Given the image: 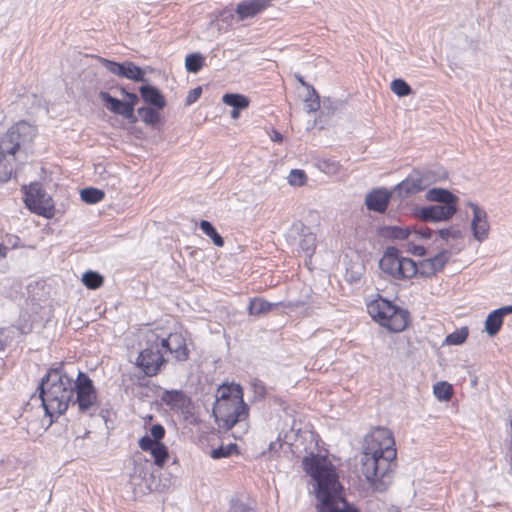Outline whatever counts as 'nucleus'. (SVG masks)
Segmentation results:
<instances>
[{"label":"nucleus","instance_id":"f257e3e1","mask_svg":"<svg viewBox=\"0 0 512 512\" xmlns=\"http://www.w3.org/2000/svg\"><path fill=\"white\" fill-rule=\"evenodd\" d=\"M39 399L45 414L53 417L66 412L69 405L77 406L80 413L92 415L97 393L88 375L79 371L74 380L63 366L50 369L38 385Z\"/></svg>","mask_w":512,"mask_h":512},{"label":"nucleus","instance_id":"f03ea898","mask_svg":"<svg viewBox=\"0 0 512 512\" xmlns=\"http://www.w3.org/2000/svg\"><path fill=\"white\" fill-rule=\"evenodd\" d=\"M303 469L315 481L317 512H359L349 504L335 468L325 457L311 455L302 461Z\"/></svg>","mask_w":512,"mask_h":512},{"label":"nucleus","instance_id":"7ed1b4c3","mask_svg":"<svg viewBox=\"0 0 512 512\" xmlns=\"http://www.w3.org/2000/svg\"><path fill=\"white\" fill-rule=\"evenodd\" d=\"M396 455L395 440L391 431L378 427L365 438L360 471L371 483L380 480L389 471Z\"/></svg>","mask_w":512,"mask_h":512},{"label":"nucleus","instance_id":"20e7f679","mask_svg":"<svg viewBox=\"0 0 512 512\" xmlns=\"http://www.w3.org/2000/svg\"><path fill=\"white\" fill-rule=\"evenodd\" d=\"M367 311L376 322L389 331L401 332L408 325L409 312L382 297L369 302Z\"/></svg>","mask_w":512,"mask_h":512},{"label":"nucleus","instance_id":"39448f33","mask_svg":"<svg viewBox=\"0 0 512 512\" xmlns=\"http://www.w3.org/2000/svg\"><path fill=\"white\" fill-rule=\"evenodd\" d=\"M248 415L249 407L244 402L242 386L226 382V432L237 423L245 421Z\"/></svg>","mask_w":512,"mask_h":512},{"label":"nucleus","instance_id":"423d86ee","mask_svg":"<svg viewBox=\"0 0 512 512\" xmlns=\"http://www.w3.org/2000/svg\"><path fill=\"white\" fill-rule=\"evenodd\" d=\"M149 346L143 349L137 358V365L142 369L146 376H155L166 363L164 352L159 343V336L150 333L147 337Z\"/></svg>","mask_w":512,"mask_h":512},{"label":"nucleus","instance_id":"0eeeda50","mask_svg":"<svg viewBox=\"0 0 512 512\" xmlns=\"http://www.w3.org/2000/svg\"><path fill=\"white\" fill-rule=\"evenodd\" d=\"M432 182L433 176L429 172L414 170L406 179L395 186L392 193L399 199H405L425 190Z\"/></svg>","mask_w":512,"mask_h":512},{"label":"nucleus","instance_id":"6e6552de","mask_svg":"<svg viewBox=\"0 0 512 512\" xmlns=\"http://www.w3.org/2000/svg\"><path fill=\"white\" fill-rule=\"evenodd\" d=\"M25 204L29 210L40 216L49 218L53 215V200L38 184L29 186L25 194Z\"/></svg>","mask_w":512,"mask_h":512},{"label":"nucleus","instance_id":"1a4fd4ad","mask_svg":"<svg viewBox=\"0 0 512 512\" xmlns=\"http://www.w3.org/2000/svg\"><path fill=\"white\" fill-rule=\"evenodd\" d=\"M99 60L103 67L118 77L133 80L135 82H146L142 68L131 61L119 63L106 58H99Z\"/></svg>","mask_w":512,"mask_h":512},{"label":"nucleus","instance_id":"9d476101","mask_svg":"<svg viewBox=\"0 0 512 512\" xmlns=\"http://www.w3.org/2000/svg\"><path fill=\"white\" fill-rule=\"evenodd\" d=\"M457 211L456 205H430L421 207L416 215L424 222H440L449 220Z\"/></svg>","mask_w":512,"mask_h":512},{"label":"nucleus","instance_id":"9b49d317","mask_svg":"<svg viewBox=\"0 0 512 512\" xmlns=\"http://www.w3.org/2000/svg\"><path fill=\"white\" fill-rule=\"evenodd\" d=\"M160 346L164 352L170 353L176 360H186L188 349L185 338L179 333H171L166 338H159Z\"/></svg>","mask_w":512,"mask_h":512},{"label":"nucleus","instance_id":"f8f14e48","mask_svg":"<svg viewBox=\"0 0 512 512\" xmlns=\"http://www.w3.org/2000/svg\"><path fill=\"white\" fill-rule=\"evenodd\" d=\"M384 235L389 238L404 240H417L420 238L428 239L432 235V230L427 227H419L413 230L398 226H389L384 230Z\"/></svg>","mask_w":512,"mask_h":512},{"label":"nucleus","instance_id":"ddd939ff","mask_svg":"<svg viewBox=\"0 0 512 512\" xmlns=\"http://www.w3.org/2000/svg\"><path fill=\"white\" fill-rule=\"evenodd\" d=\"M271 5V0H244L236 5L235 14L238 21L253 18Z\"/></svg>","mask_w":512,"mask_h":512},{"label":"nucleus","instance_id":"4468645a","mask_svg":"<svg viewBox=\"0 0 512 512\" xmlns=\"http://www.w3.org/2000/svg\"><path fill=\"white\" fill-rule=\"evenodd\" d=\"M449 258L450 253L447 250H442L434 257L421 261L417 266L418 272L425 277L433 276L443 269Z\"/></svg>","mask_w":512,"mask_h":512},{"label":"nucleus","instance_id":"2eb2a0df","mask_svg":"<svg viewBox=\"0 0 512 512\" xmlns=\"http://www.w3.org/2000/svg\"><path fill=\"white\" fill-rule=\"evenodd\" d=\"M345 108V103L340 99L325 97L322 100V106L318 117L315 119V125L323 128L328 123L330 117L341 113Z\"/></svg>","mask_w":512,"mask_h":512},{"label":"nucleus","instance_id":"dca6fc26","mask_svg":"<svg viewBox=\"0 0 512 512\" xmlns=\"http://www.w3.org/2000/svg\"><path fill=\"white\" fill-rule=\"evenodd\" d=\"M393 196L394 194L386 189H374L366 195L365 204L369 210L382 213L387 209L389 200Z\"/></svg>","mask_w":512,"mask_h":512},{"label":"nucleus","instance_id":"f3484780","mask_svg":"<svg viewBox=\"0 0 512 512\" xmlns=\"http://www.w3.org/2000/svg\"><path fill=\"white\" fill-rule=\"evenodd\" d=\"M471 207L473 210V219L471 222L473 236L476 240L481 242L488 236L489 224L487 221V214L476 204H471Z\"/></svg>","mask_w":512,"mask_h":512},{"label":"nucleus","instance_id":"a211bd4d","mask_svg":"<svg viewBox=\"0 0 512 512\" xmlns=\"http://www.w3.org/2000/svg\"><path fill=\"white\" fill-rule=\"evenodd\" d=\"M300 302H296V303H293V302H288V303H283V302H276V303H271V302H268L262 298H254L252 300H250V303H249V306H248V312L250 315H261V314H265L267 312H269L270 310H272L273 308H276L278 306H283L285 308H289V309H294L296 307H299L300 306Z\"/></svg>","mask_w":512,"mask_h":512},{"label":"nucleus","instance_id":"6ab92c4d","mask_svg":"<svg viewBox=\"0 0 512 512\" xmlns=\"http://www.w3.org/2000/svg\"><path fill=\"white\" fill-rule=\"evenodd\" d=\"M19 130H7L0 139V155L14 156L20 147Z\"/></svg>","mask_w":512,"mask_h":512},{"label":"nucleus","instance_id":"aec40b11","mask_svg":"<svg viewBox=\"0 0 512 512\" xmlns=\"http://www.w3.org/2000/svg\"><path fill=\"white\" fill-rule=\"evenodd\" d=\"M139 92L145 103L151 107L163 109L166 106V100L163 94L156 87L145 84L139 88Z\"/></svg>","mask_w":512,"mask_h":512},{"label":"nucleus","instance_id":"412c9836","mask_svg":"<svg viewBox=\"0 0 512 512\" xmlns=\"http://www.w3.org/2000/svg\"><path fill=\"white\" fill-rule=\"evenodd\" d=\"M161 400L172 410H184L189 405V399L181 390H165Z\"/></svg>","mask_w":512,"mask_h":512},{"label":"nucleus","instance_id":"4be33fe9","mask_svg":"<svg viewBox=\"0 0 512 512\" xmlns=\"http://www.w3.org/2000/svg\"><path fill=\"white\" fill-rule=\"evenodd\" d=\"M401 255L399 251L394 247H388L379 261V267L383 273L392 277L396 266L399 263Z\"/></svg>","mask_w":512,"mask_h":512},{"label":"nucleus","instance_id":"5701e85b","mask_svg":"<svg viewBox=\"0 0 512 512\" xmlns=\"http://www.w3.org/2000/svg\"><path fill=\"white\" fill-rule=\"evenodd\" d=\"M395 270L391 278L397 280L409 279L418 273L417 264L412 259L402 256Z\"/></svg>","mask_w":512,"mask_h":512},{"label":"nucleus","instance_id":"b1692460","mask_svg":"<svg viewBox=\"0 0 512 512\" xmlns=\"http://www.w3.org/2000/svg\"><path fill=\"white\" fill-rule=\"evenodd\" d=\"M426 199L439 205H456L458 198L444 188H432L426 192Z\"/></svg>","mask_w":512,"mask_h":512},{"label":"nucleus","instance_id":"393cba45","mask_svg":"<svg viewBox=\"0 0 512 512\" xmlns=\"http://www.w3.org/2000/svg\"><path fill=\"white\" fill-rule=\"evenodd\" d=\"M102 98L107 107L114 113L121 114L125 117H130L133 114L134 108L132 103L123 102L117 98L112 97L108 93H102Z\"/></svg>","mask_w":512,"mask_h":512},{"label":"nucleus","instance_id":"a878e982","mask_svg":"<svg viewBox=\"0 0 512 512\" xmlns=\"http://www.w3.org/2000/svg\"><path fill=\"white\" fill-rule=\"evenodd\" d=\"M229 512H254V502L245 494L230 499Z\"/></svg>","mask_w":512,"mask_h":512},{"label":"nucleus","instance_id":"bb28decb","mask_svg":"<svg viewBox=\"0 0 512 512\" xmlns=\"http://www.w3.org/2000/svg\"><path fill=\"white\" fill-rule=\"evenodd\" d=\"M160 109L148 106L140 107L137 110L139 118L149 125H156L161 123Z\"/></svg>","mask_w":512,"mask_h":512},{"label":"nucleus","instance_id":"cd10ccee","mask_svg":"<svg viewBox=\"0 0 512 512\" xmlns=\"http://www.w3.org/2000/svg\"><path fill=\"white\" fill-rule=\"evenodd\" d=\"M502 323L503 318L501 315L496 310L492 311L485 320L486 333L491 337L495 336L501 329Z\"/></svg>","mask_w":512,"mask_h":512},{"label":"nucleus","instance_id":"c85d7f7f","mask_svg":"<svg viewBox=\"0 0 512 512\" xmlns=\"http://www.w3.org/2000/svg\"><path fill=\"white\" fill-rule=\"evenodd\" d=\"M104 196V191L93 187L84 188L80 192L81 200L87 204L98 203L104 198Z\"/></svg>","mask_w":512,"mask_h":512},{"label":"nucleus","instance_id":"c756f323","mask_svg":"<svg viewBox=\"0 0 512 512\" xmlns=\"http://www.w3.org/2000/svg\"><path fill=\"white\" fill-rule=\"evenodd\" d=\"M249 98L242 94L226 93V106L244 110L249 106Z\"/></svg>","mask_w":512,"mask_h":512},{"label":"nucleus","instance_id":"7c9ffc66","mask_svg":"<svg viewBox=\"0 0 512 512\" xmlns=\"http://www.w3.org/2000/svg\"><path fill=\"white\" fill-rule=\"evenodd\" d=\"M204 57L200 53H192L185 58V67L188 72L197 73L204 65Z\"/></svg>","mask_w":512,"mask_h":512},{"label":"nucleus","instance_id":"2f4dec72","mask_svg":"<svg viewBox=\"0 0 512 512\" xmlns=\"http://www.w3.org/2000/svg\"><path fill=\"white\" fill-rule=\"evenodd\" d=\"M200 229L203 231L204 234L211 238V240L216 246L221 247L224 245V240L222 236L216 231L214 226L209 221L201 220Z\"/></svg>","mask_w":512,"mask_h":512},{"label":"nucleus","instance_id":"473e14b6","mask_svg":"<svg viewBox=\"0 0 512 512\" xmlns=\"http://www.w3.org/2000/svg\"><path fill=\"white\" fill-rule=\"evenodd\" d=\"M150 453L154 458V464L160 468L163 467L169 456L168 449L162 442L156 443Z\"/></svg>","mask_w":512,"mask_h":512},{"label":"nucleus","instance_id":"72a5a7b5","mask_svg":"<svg viewBox=\"0 0 512 512\" xmlns=\"http://www.w3.org/2000/svg\"><path fill=\"white\" fill-rule=\"evenodd\" d=\"M14 158L0 155V182H7L10 180L13 172Z\"/></svg>","mask_w":512,"mask_h":512},{"label":"nucleus","instance_id":"f704fd0d","mask_svg":"<svg viewBox=\"0 0 512 512\" xmlns=\"http://www.w3.org/2000/svg\"><path fill=\"white\" fill-rule=\"evenodd\" d=\"M82 282L89 289H97L103 285L104 279L98 272L87 271L82 276Z\"/></svg>","mask_w":512,"mask_h":512},{"label":"nucleus","instance_id":"c9c22d12","mask_svg":"<svg viewBox=\"0 0 512 512\" xmlns=\"http://www.w3.org/2000/svg\"><path fill=\"white\" fill-rule=\"evenodd\" d=\"M433 393L438 400L447 401L452 396V386L444 381L437 382L433 387Z\"/></svg>","mask_w":512,"mask_h":512},{"label":"nucleus","instance_id":"e433bc0d","mask_svg":"<svg viewBox=\"0 0 512 512\" xmlns=\"http://www.w3.org/2000/svg\"><path fill=\"white\" fill-rule=\"evenodd\" d=\"M307 96L305 98V109L307 112H316L321 110L322 101L319 99V95L317 94L314 88H311L310 91H307Z\"/></svg>","mask_w":512,"mask_h":512},{"label":"nucleus","instance_id":"4c0bfd02","mask_svg":"<svg viewBox=\"0 0 512 512\" xmlns=\"http://www.w3.org/2000/svg\"><path fill=\"white\" fill-rule=\"evenodd\" d=\"M299 248L306 256H312L316 248V238L313 234L304 235L299 241Z\"/></svg>","mask_w":512,"mask_h":512},{"label":"nucleus","instance_id":"58836bf2","mask_svg":"<svg viewBox=\"0 0 512 512\" xmlns=\"http://www.w3.org/2000/svg\"><path fill=\"white\" fill-rule=\"evenodd\" d=\"M468 337V328L463 327L446 336L445 343L448 345H460L465 342Z\"/></svg>","mask_w":512,"mask_h":512},{"label":"nucleus","instance_id":"ea45409f","mask_svg":"<svg viewBox=\"0 0 512 512\" xmlns=\"http://www.w3.org/2000/svg\"><path fill=\"white\" fill-rule=\"evenodd\" d=\"M391 91L399 97L412 93L411 87L402 79H395L391 82Z\"/></svg>","mask_w":512,"mask_h":512},{"label":"nucleus","instance_id":"a19ab883","mask_svg":"<svg viewBox=\"0 0 512 512\" xmlns=\"http://www.w3.org/2000/svg\"><path fill=\"white\" fill-rule=\"evenodd\" d=\"M287 179L290 185L301 187L305 185L307 176L303 170L293 169L290 171Z\"/></svg>","mask_w":512,"mask_h":512},{"label":"nucleus","instance_id":"79ce46f5","mask_svg":"<svg viewBox=\"0 0 512 512\" xmlns=\"http://www.w3.org/2000/svg\"><path fill=\"white\" fill-rule=\"evenodd\" d=\"M223 400H224V383L220 384L218 387L215 405L212 409L213 415L215 417V421L218 423L219 426H221L219 413H221V407H222L221 402Z\"/></svg>","mask_w":512,"mask_h":512},{"label":"nucleus","instance_id":"37998d69","mask_svg":"<svg viewBox=\"0 0 512 512\" xmlns=\"http://www.w3.org/2000/svg\"><path fill=\"white\" fill-rule=\"evenodd\" d=\"M156 443L157 442L152 437L145 435L142 438H140L138 444L143 451H151V449L154 448Z\"/></svg>","mask_w":512,"mask_h":512},{"label":"nucleus","instance_id":"c03bdc74","mask_svg":"<svg viewBox=\"0 0 512 512\" xmlns=\"http://www.w3.org/2000/svg\"><path fill=\"white\" fill-rule=\"evenodd\" d=\"M201 94H202V88L200 86L195 87L194 89H191L188 92V95L185 100V104L191 105V104L195 103L200 98Z\"/></svg>","mask_w":512,"mask_h":512},{"label":"nucleus","instance_id":"a18cd8bd","mask_svg":"<svg viewBox=\"0 0 512 512\" xmlns=\"http://www.w3.org/2000/svg\"><path fill=\"white\" fill-rule=\"evenodd\" d=\"M150 434L156 442H160L165 435V429L161 424H155L150 428Z\"/></svg>","mask_w":512,"mask_h":512},{"label":"nucleus","instance_id":"49530a36","mask_svg":"<svg viewBox=\"0 0 512 512\" xmlns=\"http://www.w3.org/2000/svg\"><path fill=\"white\" fill-rule=\"evenodd\" d=\"M339 168V163L334 161H324L322 165L323 171L329 174L337 173L339 171Z\"/></svg>","mask_w":512,"mask_h":512},{"label":"nucleus","instance_id":"de8ad7c7","mask_svg":"<svg viewBox=\"0 0 512 512\" xmlns=\"http://www.w3.org/2000/svg\"><path fill=\"white\" fill-rule=\"evenodd\" d=\"M407 251L416 256H424L426 253V250L423 246L416 245L410 242L408 243Z\"/></svg>","mask_w":512,"mask_h":512},{"label":"nucleus","instance_id":"09e8293b","mask_svg":"<svg viewBox=\"0 0 512 512\" xmlns=\"http://www.w3.org/2000/svg\"><path fill=\"white\" fill-rule=\"evenodd\" d=\"M438 233H439V236L444 240H448L450 237L456 238V237L460 236L459 231H452L450 229H441V230H439Z\"/></svg>","mask_w":512,"mask_h":512},{"label":"nucleus","instance_id":"8fccbe9b","mask_svg":"<svg viewBox=\"0 0 512 512\" xmlns=\"http://www.w3.org/2000/svg\"><path fill=\"white\" fill-rule=\"evenodd\" d=\"M282 441L278 438L275 441L270 442L268 450L269 453L273 456L274 454L278 453V451L282 448Z\"/></svg>","mask_w":512,"mask_h":512},{"label":"nucleus","instance_id":"3c124183","mask_svg":"<svg viewBox=\"0 0 512 512\" xmlns=\"http://www.w3.org/2000/svg\"><path fill=\"white\" fill-rule=\"evenodd\" d=\"M211 457L214 459H220L224 457V445H220L218 448L211 451Z\"/></svg>","mask_w":512,"mask_h":512},{"label":"nucleus","instance_id":"603ef678","mask_svg":"<svg viewBox=\"0 0 512 512\" xmlns=\"http://www.w3.org/2000/svg\"><path fill=\"white\" fill-rule=\"evenodd\" d=\"M239 454L238 446L234 443L226 444V457Z\"/></svg>","mask_w":512,"mask_h":512},{"label":"nucleus","instance_id":"864d4df0","mask_svg":"<svg viewBox=\"0 0 512 512\" xmlns=\"http://www.w3.org/2000/svg\"><path fill=\"white\" fill-rule=\"evenodd\" d=\"M31 99H32L33 105L35 106V109L42 108V99L40 97H38L37 95L34 94L31 96ZM43 109L45 110V113L48 112L45 107H43Z\"/></svg>","mask_w":512,"mask_h":512},{"label":"nucleus","instance_id":"5fc2aeb1","mask_svg":"<svg viewBox=\"0 0 512 512\" xmlns=\"http://www.w3.org/2000/svg\"><path fill=\"white\" fill-rule=\"evenodd\" d=\"M269 137L274 142H281L283 140L282 134L279 133L277 130H271V133H269Z\"/></svg>","mask_w":512,"mask_h":512},{"label":"nucleus","instance_id":"6e6d98bb","mask_svg":"<svg viewBox=\"0 0 512 512\" xmlns=\"http://www.w3.org/2000/svg\"><path fill=\"white\" fill-rule=\"evenodd\" d=\"M496 311L504 318L505 315L512 313V305L500 307Z\"/></svg>","mask_w":512,"mask_h":512},{"label":"nucleus","instance_id":"4d7b16f0","mask_svg":"<svg viewBox=\"0 0 512 512\" xmlns=\"http://www.w3.org/2000/svg\"><path fill=\"white\" fill-rule=\"evenodd\" d=\"M295 78L296 80L302 85L304 86L307 91H310L311 88H314L313 86L309 85L307 82L304 81L303 77L300 75V74H295Z\"/></svg>","mask_w":512,"mask_h":512},{"label":"nucleus","instance_id":"13d9d810","mask_svg":"<svg viewBox=\"0 0 512 512\" xmlns=\"http://www.w3.org/2000/svg\"><path fill=\"white\" fill-rule=\"evenodd\" d=\"M126 96L129 99L128 103H132V107L134 108V105L139 101L138 96L135 93H126Z\"/></svg>","mask_w":512,"mask_h":512},{"label":"nucleus","instance_id":"bf43d9fd","mask_svg":"<svg viewBox=\"0 0 512 512\" xmlns=\"http://www.w3.org/2000/svg\"><path fill=\"white\" fill-rule=\"evenodd\" d=\"M8 252V248L0 244V259L5 258Z\"/></svg>","mask_w":512,"mask_h":512},{"label":"nucleus","instance_id":"052dcab7","mask_svg":"<svg viewBox=\"0 0 512 512\" xmlns=\"http://www.w3.org/2000/svg\"><path fill=\"white\" fill-rule=\"evenodd\" d=\"M240 111H241L240 109L232 108V110L230 112V116L233 119H237L239 117Z\"/></svg>","mask_w":512,"mask_h":512},{"label":"nucleus","instance_id":"680f3d73","mask_svg":"<svg viewBox=\"0 0 512 512\" xmlns=\"http://www.w3.org/2000/svg\"><path fill=\"white\" fill-rule=\"evenodd\" d=\"M137 133L139 134H142V130L141 129H138V130H135Z\"/></svg>","mask_w":512,"mask_h":512}]
</instances>
